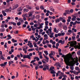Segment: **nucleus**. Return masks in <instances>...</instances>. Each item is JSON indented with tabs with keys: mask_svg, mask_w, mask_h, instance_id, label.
I'll use <instances>...</instances> for the list:
<instances>
[{
	"mask_svg": "<svg viewBox=\"0 0 80 80\" xmlns=\"http://www.w3.org/2000/svg\"><path fill=\"white\" fill-rule=\"evenodd\" d=\"M69 44H70V46H71L72 47H73L75 45H77V41H70L68 42Z\"/></svg>",
	"mask_w": 80,
	"mask_h": 80,
	"instance_id": "f257e3e1",
	"label": "nucleus"
},
{
	"mask_svg": "<svg viewBox=\"0 0 80 80\" xmlns=\"http://www.w3.org/2000/svg\"><path fill=\"white\" fill-rule=\"evenodd\" d=\"M64 59L65 62H66L67 63H70V58L65 57L64 58Z\"/></svg>",
	"mask_w": 80,
	"mask_h": 80,
	"instance_id": "f03ea898",
	"label": "nucleus"
},
{
	"mask_svg": "<svg viewBox=\"0 0 80 80\" xmlns=\"http://www.w3.org/2000/svg\"><path fill=\"white\" fill-rule=\"evenodd\" d=\"M43 66L44 67L43 69V70L44 71H45V70H46L47 69L48 70H49V67H48V65L44 64L43 65Z\"/></svg>",
	"mask_w": 80,
	"mask_h": 80,
	"instance_id": "7ed1b4c3",
	"label": "nucleus"
},
{
	"mask_svg": "<svg viewBox=\"0 0 80 80\" xmlns=\"http://www.w3.org/2000/svg\"><path fill=\"white\" fill-rule=\"evenodd\" d=\"M18 4H16L15 5H14V6H13L12 8V10H15L16 8H18Z\"/></svg>",
	"mask_w": 80,
	"mask_h": 80,
	"instance_id": "20e7f679",
	"label": "nucleus"
},
{
	"mask_svg": "<svg viewBox=\"0 0 80 80\" xmlns=\"http://www.w3.org/2000/svg\"><path fill=\"white\" fill-rule=\"evenodd\" d=\"M23 58L25 59V58H28L29 59L30 58V56L28 55H24L23 56Z\"/></svg>",
	"mask_w": 80,
	"mask_h": 80,
	"instance_id": "39448f33",
	"label": "nucleus"
},
{
	"mask_svg": "<svg viewBox=\"0 0 80 80\" xmlns=\"http://www.w3.org/2000/svg\"><path fill=\"white\" fill-rule=\"evenodd\" d=\"M59 43H61L62 45H63L65 43V41H62V40H60L58 42Z\"/></svg>",
	"mask_w": 80,
	"mask_h": 80,
	"instance_id": "423d86ee",
	"label": "nucleus"
},
{
	"mask_svg": "<svg viewBox=\"0 0 80 80\" xmlns=\"http://www.w3.org/2000/svg\"><path fill=\"white\" fill-rule=\"evenodd\" d=\"M28 10H31L32 7L31 6H30L29 5H26V6Z\"/></svg>",
	"mask_w": 80,
	"mask_h": 80,
	"instance_id": "0eeeda50",
	"label": "nucleus"
},
{
	"mask_svg": "<svg viewBox=\"0 0 80 80\" xmlns=\"http://www.w3.org/2000/svg\"><path fill=\"white\" fill-rule=\"evenodd\" d=\"M22 10H23V8H22L21 7L19 8H18L17 9L18 12H22Z\"/></svg>",
	"mask_w": 80,
	"mask_h": 80,
	"instance_id": "6e6552de",
	"label": "nucleus"
},
{
	"mask_svg": "<svg viewBox=\"0 0 80 80\" xmlns=\"http://www.w3.org/2000/svg\"><path fill=\"white\" fill-rule=\"evenodd\" d=\"M25 47H26V46H24V47H22V50L23 51H24L25 53H27V50H25V48H24Z\"/></svg>",
	"mask_w": 80,
	"mask_h": 80,
	"instance_id": "1a4fd4ad",
	"label": "nucleus"
},
{
	"mask_svg": "<svg viewBox=\"0 0 80 80\" xmlns=\"http://www.w3.org/2000/svg\"><path fill=\"white\" fill-rule=\"evenodd\" d=\"M0 58L2 60H5V58H4L2 55H0Z\"/></svg>",
	"mask_w": 80,
	"mask_h": 80,
	"instance_id": "9d476101",
	"label": "nucleus"
},
{
	"mask_svg": "<svg viewBox=\"0 0 80 80\" xmlns=\"http://www.w3.org/2000/svg\"><path fill=\"white\" fill-rule=\"evenodd\" d=\"M2 13L3 14V16H6L7 15V13H5V11L3 10L2 11Z\"/></svg>",
	"mask_w": 80,
	"mask_h": 80,
	"instance_id": "9b49d317",
	"label": "nucleus"
},
{
	"mask_svg": "<svg viewBox=\"0 0 80 80\" xmlns=\"http://www.w3.org/2000/svg\"><path fill=\"white\" fill-rule=\"evenodd\" d=\"M1 32H3L5 31V28H1L0 29Z\"/></svg>",
	"mask_w": 80,
	"mask_h": 80,
	"instance_id": "f8f14e48",
	"label": "nucleus"
},
{
	"mask_svg": "<svg viewBox=\"0 0 80 80\" xmlns=\"http://www.w3.org/2000/svg\"><path fill=\"white\" fill-rule=\"evenodd\" d=\"M65 12L67 13V14H70V11L68 10H65Z\"/></svg>",
	"mask_w": 80,
	"mask_h": 80,
	"instance_id": "ddd939ff",
	"label": "nucleus"
},
{
	"mask_svg": "<svg viewBox=\"0 0 80 80\" xmlns=\"http://www.w3.org/2000/svg\"><path fill=\"white\" fill-rule=\"evenodd\" d=\"M19 20H20L21 22V23H24V21H23V19L22 18H19V20L18 21H19Z\"/></svg>",
	"mask_w": 80,
	"mask_h": 80,
	"instance_id": "4468645a",
	"label": "nucleus"
},
{
	"mask_svg": "<svg viewBox=\"0 0 80 80\" xmlns=\"http://www.w3.org/2000/svg\"><path fill=\"white\" fill-rule=\"evenodd\" d=\"M33 58L34 59H36L37 61H39L40 60V58L38 57H35V58L34 57Z\"/></svg>",
	"mask_w": 80,
	"mask_h": 80,
	"instance_id": "2eb2a0df",
	"label": "nucleus"
},
{
	"mask_svg": "<svg viewBox=\"0 0 80 80\" xmlns=\"http://www.w3.org/2000/svg\"><path fill=\"white\" fill-rule=\"evenodd\" d=\"M54 32H55V33H58V31L57 30V29L56 28L54 29Z\"/></svg>",
	"mask_w": 80,
	"mask_h": 80,
	"instance_id": "dca6fc26",
	"label": "nucleus"
},
{
	"mask_svg": "<svg viewBox=\"0 0 80 80\" xmlns=\"http://www.w3.org/2000/svg\"><path fill=\"white\" fill-rule=\"evenodd\" d=\"M75 62H76V65H77V66H78V65H79V63L78 62V59H76V61Z\"/></svg>",
	"mask_w": 80,
	"mask_h": 80,
	"instance_id": "f3484780",
	"label": "nucleus"
},
{
	"mask_svg": "<svg viewBox=\"0 0 80 80\" xmlns=\"http://www.w3.org/2000/svg\"><path fill=\"white\" fill-rule=\"evenodd\" d=\"M24 12H28V11H29V10L28 9H26L24 8L23 10Z\"/></svg>",
	"mask_w": 80,
	"mask_h": 80,
	"instance_id": "a211bd4d",
	"label": "nucleus"
},
{
	"mask_svg": "<svg viewBox=\"0 0 80 80\" xmlns=\"http://www.w3.org/2000/svg\"><path fill=\"white\" fill-rule=\"evenodd\" d=\"M12 42L13 43H16V42H17V40H15V39H12Z\"/></svg>",
	"mask_w": 80,
	"mask_h": 80,
	"instance_id": "6ab92c4d",
	"label": "nucleus"
},
{
	"mask_svg": "<svg viewBox=\"0 0 80 80\" xmlns=\"http://www.w3.org/2000/svg\"><path fill=\"white\" fill-rule=\"evenodd\" d=\"M75 18H76V16H73V18H72V21H75Z\"/></svg>",
	"mask_w": 80,
	"mask_h": 80,
	"instance_id": "aec40b11",
	"label": "nucleus"
},
{
	"mask_svg": "<svg viewBox=\"0 0 80 80\" xmlns=\"http://www.w3.org/2000/svg\"><path fill=\"white\" fill-rule=\"evenodd\" d=\"M48 21H46L45 22V26H48Z\"/></svg>",
	"mask_w": 80,
	"mask_h": 80,
	"instance_id": "412c9836",
	"label": "nucleus"
},
{
	"mask_svg": "<svg viewBox=\"0 0 80 80\" xmlns=\"http://www.w3.org/2000/svg\"><path fill=\"white\" fill-rule=\"evenodd\" d=\"M50 10H51V11H52L53 12H54L55 9H53V7H50Z\"/></svg>",
	"mask_w": 80,
	"mask_h": 80,
	"instance_id": "4be33fe9",
	"label": "nucleus"
},
{
	"mask_svg": "<svg viewBox=\"0 0 80 80\" xmlns=\"http://www.w3.org/2000/svg\"><path fill=\"white\" fill-rule=\"evenodd\" d=\"M55 22H56V23H58V22H59L60 20H59V19H58V18L56 19L55 20Z\"/></svg>",
	"mask_w": 80,
	"mask_h": 80,
	"instance_id": "5701e85b",
	"label": "nucleus"
},
{
	"mask_svg": "<svg viewBox=\"0 0 80 80\" xmlns=\"http://www.w3.org/2000/svg\"><path fill=\"white\" fill-rule=\"evenodd\" d=\"M17 24L18 26H20V25H21L22 23L20 22V21H19V22H18L17 23Z\"/></svg>",
	"mask_w": 80,
	"mask_h": 80,
	"instance_id": "b1692460",
	"label": "nucleus"
},
{
	"mask_svg": "<svg viewBox=\"0 0 80 80\" xmlns=\"http://www.w3.org/2000/svg\"><path fill=\"white\" fill-rule=\"evenodd\" d=\"M51 73H52V74L56 73V72H55V71H54V70H52V71H51Z\"/></svg>",
	"mask_w": 80,
	"mask_h": 80,
	"instance_id": "393cba45",
	"label": "nucleus"
},
{
	"mask_svg": "<svg viewBox=\"0 0 80 80\" xmlns=\"http://www.w3.org/2000/svg\"><path fill=\"white\" fill-rule=\"evenodd\" d=\"M58 26L60 27V28H62L63 26V24L62 23H60L58 24Z\"/></svg>",
	"mask_w": 80,
	"mask_h": 80,
	"instance_id": "a878e982",
	"label": "nucleus"
},
{
	"mask_svg": "<svg viewBox=\"0 0 80 80\" xmlns=\"http://www.w3.org/2000/svg\"><path fill=\"white\" fill-rule=\"evenodd\" d=\"M29 56V60H30L31 59V57H32V53H30L29 55H28Z\"/></svg>",
	"mask_w": 80,
	"mask_h": 80,
	"instance_id": "bb28decb",
	"label": "nucleus"
},
{
	"mask_svg": "<svg viewBox=\"0 0 80 80\" xmlns=\"http://www.w3.org/2000/svg\"><path fill=\"white\" fill-rule=\"evenodd\" d=\"M7 42H5L4 45V47L5 48H7Z\"/></svg>",
	"mask_w": 80,
	"mask_h": 80,
	"instance_id": "cd10ccee",
	"label": "nucleus"
},
{
	"mask_svg": "<svg viewBox=\"0 0 80 80\" xmlns=\"http://www.w3.org/2000/svg\"><path fill=\"white\" fill-rule=\"evenodd\" d=\"M40 8L41 9V10H44V6H41L40 7Z\"/></svg>",
	"mask_w": 80,
	"mask_h": 80,
	"instance_id": "c85d7f7f",
	"label": "nucleus"
},
{
	"mask_svg": "<svg viewBox=\"0 0 80 80\" xmlns=\"http://www.w3.org/2000/svg\"><path fill=\"white\" fill-rule=\"evenodd\" d=\"M44 53L47 55H48V51H44Z\"/></svg>",
	"mask_w": 80,
	"mask_h": 80,
	"instance_id": "c756f323",
	"label": "nucleus"
},
{
	"mask_svg": "<svg viewBox=\"0 0 80 80\" xmlns=\"http://www.w3.org/2000/svg\"><path fill=\"white\" fill-rule=\"evenodd\" d=\"M40 18V16L39 15H37L36 16V19H38Z\"/></svg>",
	"mask_w": 80,
	"mask_h": 80,
	"instance_id": "7c9ffc66",
	"label": "nucleus"
},
{
	"mask_svg": "<svg viewBox=\"0 0 80 80\" xmlns=\"http://www.w3.org/2000/svg\"><path fill=\"white\" fill-rule=\"evenodd\" d=\"M13 63L14 62L12 61H10L8 62V63H9V64H12V63Z\"/></svg>",
	"mask_w": 80,
	"mask_h": 80,
	"instance_id": "2f4dec72",
	"label": "nucleus"
},
{
	"mask_svg": "<svg viewBox=\"0 0 80 80\" xmlns=\"http://www.w3.org/2000/svg\"><path fill=\"white\" fill-rule=\"evenodd\" d=\"M74 65H75V63L74 62H73L71 65V67H73Z\"/></svg>",
	"mask_w": 80,
	"mask_h": 80,
	"instance_id": "473e14b6",
	"label": "nucleus"
},
{
	"mask_svg": "<svg viewBox=\"0 0 80 80\" xmlns=\"http://www.w3.org/2000/svg\"><path fill=\"white\" fill-rule=\"evenodd\" d=\"M67 28H68L67 27H66V26H65V27L63 26V29L64 30H67Z\"/></svg>",
	"mask_w": 80,
	"mask_h": 80,
	"instance_id": "72a5a7b5",
	"label": "nucleus"
},
{
	"mask_svg": "<svg viewBox=\"0 0 80 80\" xmlns=\"http://www.w3.org/2000/svg\"><path fill=\"white\" fill-rule=\"evenodd\" d=\"M35 8H36V10H39L40 9V8H39V7H38V6L36 7H35Z\"/></svg>",
	"mask_w": 80,
	"mask_h": 80,
	"instance_id": "f704fd0d",
	"label": "nucleus"
},
{
	"mask_svg": "<svg viewBox=\"0 0 80 80\" xmlns=\"http://www.w3.org/2000/svg\"><path fill=\"white\" fill-rule=\"evenodd\" d=\"M72 40H75V36H72Z\"/></svg>",
	"mask_w": 80,
	"mask_h": 80,
	"instance_id": "c9c22d12",
	"label": "nucleus"
},
{
	"mask_svg": "<svg viewBox=\"0 0 80 80\" xmlns=\"http://www.w3.org/2000/svg\"><path fill=\"white\" fill-rule=\"evenodd\" d=\"M5 11V12H6L7 13H8V12H9V9H6Z\"/></svg>",
	"mask_w": 80,
	"mask_h": 80,
	"instance_id": "e433bc0d",
	"label": "nucleus"
},
{
	"mask_svg": "<svg viewBox=\"0 0 80 80\" xmlns=\"http://www.w3.org/2000/svg\"><path fill=\"white\" fill-rule=\"evenodd\" d=\"M35 62H36V60L35 59L32 61L30 63H34Z\"/></svg>",
	"mask_w": 80,
	"mask_h": 80,
	"instance_id": "4c0bfd02",
	"label": "nucleus"
},
{
	"mask_svg": "<svg viewBox=\"0 0 80 80\" xmlns=\"http://www.w3.org/2000/svg\"><path fill=\"white\" fill-rule=\"evenodd\" d=\"M77 54H78V55L80 56V50L77 51Z\"/></svg>",
	"mask_w": 80,
	"mask_h": 80,
	"instance_id": "58836bf2",
	"label": "nucleus"
},
{
	"mask_svg": "<svg viewBox=\"0 0 80 80\" xmlns=\"http://www.w3.org/2000/svg\"><path fill=\"white\" fill-rule=\"evenodd\" d=\"M7 37H8L9 38H10L11 39L12 38V37L10 36V34L8 35Z\"/></svg>",
	"mask_w": 80,
	"mask_h": 80,
	"instance_id": "ea45409f",
	"label": "nucleus"
},
{
	"mask_svg": "<svg viewBox=\"0 0 80 80\" xmlns=\"http://www.w3.org/2000/svg\"><path fill=\"white\" fill-rule=\"evenodd\" d=\"M9 10V11L10 12H11L12 10V8L11 7H10L9 8V9H8Z\"/></svg>",
	"mask_w": 80,
	"mask_h": 80,
	"instance_id": "a19ab883",
	"label": "nucleus"
},
{
	"mask_svg": "<svg viewBox=\"0 0 80 80\" xmlns=\"http://www.w3.org/2000/svg\"><path fill=\"white\" fill-rule=\"evenodd\" d=\"M52 55H51V53H49V57H50V58H51V59H52V58H53V57L52 56Z\"/></svg>",
	"mask_w": 80,
	"mask_h": 80,
	"instance_id": "79ce46f5",
	"label": "nucleus"
},
{
	"mask_svg": "<svg viewBox=\"0 0 80 80\" xmlns=\"http://www.w3.org/2000/svg\"><path fill=\"white\" fill-rule=\"evenodd\" d=\"M72 30H73L75 32H77V29H75L74 28H72Z\"/></svg>",
	"mask_w": 80,
	"mask_h": 80,
	"instance_id": "37998d69",
	"label": "nucleus"
},
{
	"mask_svg": "<svg viewBox=\"0 0 80 80\" xmlns=\"http://www.w3.org/2000/svg\"><path fill=\"white\" fill-rule=\"evenodd\" d=\"M80 73V69H79V71H78V72H76V74H75V75H78V73Z\"/></svg>",
	"mask_w": 80,
	"mask_h": 80,
	"instance_id": "c03bdc74",
	"label": "nucleus"
},
{
	"mask_svg": "<svg viewBox=\"0 0 80 80\" xmlns=\"http://www.w3.org/2000/svg\"><path fill=\"white\" fill-rule=\"evenodd\" d=\"M32 15H33V13H32V12H31L29 14V17H31V16H32Z\"/></svg>",
	"mask_w": 80,
	"mask_h": 80,
	"instance_id": "a18cd8bd",
	"label": "nucleus"
},
{
	"mask_svg": "<svg viewBox=\"0 0 80 80\" xmlns=\"http://www.w3.org/2000/svg\"><path fill=\"white\" fill-rule=\"evenodd\" d=\"M59 20L60 21H62L63 20V19L62 17H60L59 18Z\"/></svg>",
	"mask_w": 80,
	"mask_h": 80,
	"instance_id": "49530a36",
	"label": "nucleus"
},
{
	"mask_svg": "<svg viewBox=\"0 0 80 80\" xmlns=\"http://www.w3.org/2000/svg\"><path fill=\"white\" fill-rule=\"evenodd\" d=\"M75 69L76 70H78L79 71V68L78 67H75Z\"/></svg>",
	"mask_w": 80,
	"mask_h": 80,
	"instance_id": "de8ad7c7",
	"label": "nucleus"
},
{
	"mask_svg": "<svg viewBox=\"0 0 80 80\" xmlns=\"http://www.w3.org/2000/svg\"><path fill=\"white\" fill-rule=\"evenodd\" d=\"M21 66L22 67H25L26 65L24 64H21Z\"/></svg>",
	"mask_w": 80,
	"mask_h": 80,
	"instance_id": "09e8293b",
	"label": "nucleus"
},
{
	"mask_svg": "<svg viewBox=\"0 0 80 80\" xmlns=\"http://www.w3.org/2000/svg\"><path fill=\"white\" fill-rule=\"evenodd\" d=\"M70 58L71 59V60H72L73 61H74V62H75V61L74 60V59L73 58V57H71Z\"/></svg>",
	"mask_w": 80,
	"mask_h": 80,
	"instance_id": "8fccbe9b",
	"label": "nucleus"
},
{
	"mask_svg": "<svg viewBox=\"0 0 80 80\" xmlns=\"http://www.w3.org/2000/svg\"><path fill=\"white\" fill-rule=\"evenodd\" d=\"M58 74H60V73H61V75H62V72H61V71H60L58 72Z\"/></svg>",
	"mask_w": 80,
	"mask_h": 80,
	"instance_id": "3c124183",
	"label": "nucleus"
},
{
	"mask_svg": "<svg viewBox=\"0 0 80 80\" xmlns=\"http://www.w3.org/2000/svg\"><path fill=\"white\" fill-rule=\"evenodd\" d=\"M18 77V72H16V78H17Z\"/></svg>",
	"mask_w": 80,
	"mask_h": 80,
	"instance_id": "603ef678",
	"label": "nucleus"
},
{
	"mask_svg": "<svg viewBox=\"0 0 80 80\" xmlns=\"http://www.w3.org/2000/svg\"><path fill=\"white\" fill-rule=\"evenodd\" d=\"M70 13H73V10L72 9H71L70 11Z\"/></svg>",
	"mask_w": 80,
	"mask_h": 80,
	"instance_id": "864d4df0",
	"label": "nucleus"
},
{
	"mask_svg": "<svg viewBox=\"0 0 80 80\" xmlns=\"http://www.w3.org/2000/svg\"><path fill=\"white\" fill-rule=\"evenodd\" d=\"M24 42H26V43H27L28 42V39H24Z\"/></svg>",
	"mask_w": 80,
	"mask_h": 80,
	"instance_id": "5fc2aeb1",
	"label": "nucleus"
},
{
	"mask_svg": "<svg viewBox=\"0 0 80 80\" xmlns=\"http://www.w3.org/2000/svg\"><path fill=\"white\" fill-rule=\"evenodd\" d=\"M14 60L16 61H17V60H18V58H17V57H14Z\"/></svg>",
	"mask_w": 80,
	"mask_h": 80,
	"instance_id": "6e6d98bb",
	"label": "nucleus"
},
{
	"mask_svg": "<svg viewBox=\"0 0 80 80\" xmlns=\"http://www.w3.org/2000/svg\"><path fill=\"white\" fill-rule=\"evenodd\" d=\"M38 64L39 65H42V62L41 61H39L38 62Z\"/></svg>",
	"mask_w": 80,
	"mask_h": 80,
	"instance_id": "4d7b16f0",
	"label": "nucleus"
},
{
	"mask_svg": "<svg viewBox=\"0 0 80 80\" xmlns=\"http://www.w3.org/2000/svg\"><path fill=\"white\" fill-rule=\"evenodd\" d=\"M27 27V25L26 24H23V28H25V27ZM23 27H22V28H23Z\"/></svg>",
	"mask_w": 80,
	"mask_h": 80,
	"instance_id": "13d9d810",
	"label": "nucleus"
},
{
	"mask_svg": "<svg viewBox=\"0 0 80 80\" xmlns=\"http://www.w3.org/2000/svg\"><path fill=\"white\" fill-rule=\"evenodd\" d=\"M61 34V36H64V35H65V32H62Z\"/></svg>",
	"mask_w": 80,
	"mask_h": 80,
	"instance_id": "bf43d9fd",
	"label": "nucleus"
},
{
	"mask_svg": "<svg viewBox=\"0 0 80 80\" xmlns=\"http://www.w3.org/2000/svg\"><path fill=\"white\" fill-rule=\"evenodd\" d=\"M28 51L29 52H31V51H33V49L32 48L29 49L28 50Z\"/></svg>",
	"mask_w": 80,
	"mask_h": 80,
	"instance_id": "052dcab7",
	"label": "nucleus"
},
{
	"mask_svg": "<svg viewBox=\"0 0 80 80\" xmlns=\"http://www.w3.org/2000/svg\"><path fill=\"white\" fill-rule=\"evenodd\" d=\"M62 21L63 23H65L66 22V20L65 19H63Z\"/></svg>",
	"mask_w": 80,
	"mask_h": 80,
	"instance_id": "680f3d73",
	"label": "nucleus"
},
{
	"mask_svg": "<svg viewBox=\"0 0 80 80\" xmlns=\"http://www.w3.org/2000/svg\"><path fill=\"white\" fill-rule=\"evenodd\" d=\"M48 46L49 48H51L52 47V45L51 44H48Z\"/></svg>",
	"mask_w": 80,
	"mask_h": 80,
	"instance_id": "e2e57ef3",
	"label": "nucleus"
},
{
	"mask_svg": "<svg viewBox=\"0 0 80 80\" xmlns=\"http://www.w3.org/2000/svg\"><path fill=\"white\" fill-rule=\"evenodd\" d=\"M39 68H43V66L42 65H40L39 66Z\"/></svg>",
	"mask_w": 80,
	"mask_h": 80,
	"instance_id": "0e129e2a",
	"label": "nucleus"
},
{
	"mask_svg": "<svg viewBox=\"0 0 80 80\" xmlns=\"http://www.w3.org/2000/svg\"><path fill=\"white\" fill-rule=\"evenodd\" d=\"M77 24V22H76V21H75L74 22H73V23L72 24L73 25H75Z\"/></svg>",
	"mask_w": 80,
	"mask_h": 80,
	"instance_id": "69168bd1",
	"label": "nucleus"
},
{
	"mask_svg": "<svg viewBox=\"0 0 80 80\" xmlns=\"http://www.w3.org/2000/svg\"><path fill=\"white\" fill-rule=\"evenodd\" d=\"M10 0H6V2L7 3H9V2H10Z\"/></svg>",
	"mask_w": 80,
	"mask_h": 80,
	"instance_id": "338daca9",
	"label": "nucleus"
},
{
	"mask_svg": "<svg viewBox=\"0 0 80 80\" xmlns=\"http://www.w3.org/2000/svg\"><path fill=\"white\" fill-rule=\"evenodd\" d=\"M7 62H4L3 63L4 66H6V65H7Z\"/></svg>",
	"mask_w": 80,
	"mask_h": 80,
	"instance_id": "774afa93",
	"label": "nucleus"
}]
</instances>
